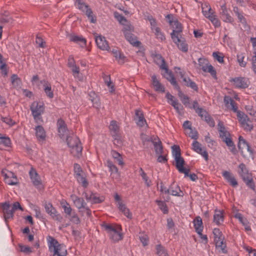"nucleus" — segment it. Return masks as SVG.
Instances as JSON below:
<instances>
[{"mask_svg": "<svg viewBox=\"0 0 256 256\" xmlns=\"http://www.w3.org/2000/svg\"><path fill=\"white\" fill-rule=\"evenodd\" d=\"M103 78L105 84L110 88V92H113L114 91V86L112 84V82L110 80V76L104 74L103 76Z\"/></svg>", "mask_w": 256, "mask_h": 256, "instance_id": "a18cd8bd", "label": "nucleus"}, {"mask_svg": "<svg viewBox=\"0 0 256 256\" xmlns=\"http://www.w3.org/2000/svg\"><path fill=\"white\" fill-rule=\"evenodd\" d=\"M230 82L232 83L235 88H246L249 85L248 80L244 77L232 78Z\"/></svg>", "mask_w": 256, "mask_h": 256, "instance_id": "9b49d317", "label": "nucleus"}, {"mask_svg": "<svg viewBox=\"0 0 256 256\" xmlns=\"http://www.w3.org/2000/svg\"><path fill=\"white\" fill-rule=\"evenodd\" d=\"M84 12L92 23L94 24L96 22V17L94 15L93 12L91 8H89Z\"/></svg>", "mask_w": 256, "mask_h": 256, "instance_id": "8fccbe9b", "label": "nucleus"}, {"mask_svg": "<svg viewBox=\"0 0 256 256\" xmlns=\"http://www.w3.org/2000/svg\"><path fill=\"white\" fill-rule=\"evenodd\" d=\"M204 72H209L214 78L216 79V71L214 68L210 64L208 65L206 70H204Z\"/></svg>", "mask_w": 256, "mask_h": 256, "instance_id": "6e6d98bb", "label": "nucleus"}, {"mask_svg": "<svg viewBox=\"0 0 256 256\" xmlns=\"http://www.w3.org/2000/svg\"><path fill=\"white\" fill-rule=\"evenodd\" d=\"M212 56L214 58L220 63L222 64L224 62V56L220 52H214Z\"/></svg>", "mask_w": 256, "mask_h": 256, "instance_id": "13d9d810", "label": "nucleus"}, {"mask_svg": "<svg viewBox=\"0 0 256 256\" xmlns=\"http://www.w3.org/2000/svg\"><path fill=\"white\" fill-rule=\"evenodd\" d=\"M70 216V220L73 223L75 224H79L80 222V220L78 215L74 212H72Z\"/></svg>", "mask_w": 256, "mask_h": 256, "instance_id": "0e129e2a", "label": "nucleus"}, {"mask_svg": "<svg viewBox=\"0 0 256 256\" xmlns=\"http://www.w3.org/2000/svg\"><path fill=\"white\" fill-rule=\"evenodd\" d=\"M61 205L64 209V212L67 215L70 216L72 214V208L67 202L64 201L61 202Z\"/></svg>", "mask_w": 256, "mask_h": 256, "instance_id": "37998d69", "label": "nucleus"}, {"mask_svg": "<svg viewBox=\"0 0 256 256\" xmlns=\"http://www.w3.org/2000/svg\"><path fill=\"white\" fill-rule=\"evenodd\" d=\"M152 56L154 62L160 66V69L166 68V61L160 54L154 52L152 54Z\"/></svg>", "mask_w": 256, "mask_h": 256, "instance_id": "a211bd4d", "label": "nucleus"}, {"mask_svg": "<svg viewBox=\"0 0 256 256\" xmlns=\"http://www.w3.org/2000/svg\"><path fill=\"white\" fill-rule=\"evenodd\" d=\"M122 24L124 26L122 30L124 34H125L126 32H131L133 31L134 27L128 20H126V22H123Z\"/></svg>", "mask_w": 256, "mask_h": 256, "instance_id": "de8ad7c7", "label": "nucleus"}, {"mask_svg": "<svg viewBox=\"0 0 256 256\" xmlns=\"http://www.w3.org/2000/svg\"><path fill=\"white\" fill-rule=\"evenodd\" d=\"M156 36V38L160 39L161 40H163L165 39V37L164 34L160 30V29L158 27H156L154 28V30H152Z\"/></svg>", "mask_w": 256, "mask_h": 256, "instance_id": "052dcab7", "label": "nucleus"}, {"mask_svg": "<svg viewBox=\"0 0 256 256\" xmlns=\"http://www.w3.org/2000/svg\"><path fill=\"white\" fill-rule=\"evenodd\" d=\"M177 38H176V40L172 39L173 42L177 45L178 48L184 52H186L188 50V47L187 44L185 42V40L184 38H183L182 36L181 38H179L178 40H177Z\"/></svg>", "mask_w": 256, "mask_h": 256, "instance_id": "cd10ccee", "label": "nucleus"}, {"mask_svg": "<svg viewBox=\"0 0 256 256\" xmlns=\"http://www.w3.org/2000/svg\"><path fill=\"white\" fill-rule=\"evenodd\" d=\"M222 176L232 186L236 187L238 186V182L232 174L228 171L222 172Z\"/></svg>", "mask_w": 256, "mask_h": 256, "instance_id": "c85d7f7f", "label": "nucleus"}, {"mask_svg": "<svg viewBox=\"0 0 256 256\" xmlns=\"http://www.w3.org/2000/svg\"><path fill=\"white\" fill-rule=\"evenodd\" d=\"M136 116L134 120L137 125L140 127L144 126L146 120L144 118L142 112L140 110H136L135 112Z\"/></svg>", "mask_w": 256, "mask_h": 256, "instance_id": "412c9836", "label": "nucleus"}, {"mask_svg": "<svg viewBox=\"0 0 256 256\" xmlns=\"http://www.w3.org/2000/svg\"><path fill=\"white\" fill-rule=\"evenodd\" d=\"M11 82L14 88H20L22 85V80L17 74H13L10 77Z\"/></svg>", "mask_w": 256, "mask_h": 256, "instance_id": "58836bf2", "label": "nucleus"}, {"mask_svg": "<svg viewBox=\"0 0 256 256\" xmlns=\"http://www.w3.org/2000/svg\"><path fill=\"white\" fill-rule=\"evenodd\" d=\"M57 126L58 134L61 138H64L65 136H67L68 131L64 120L58 119L57 122Z\"/></svg>", "mask_w": 256, "mask_h": 256, "instance_id": "4468645a", "label": "nucleus"}, {"mask_svg": "<svg viewBox=\"0 0 256 256\" xmlns=\"http://www.w3.org/2000/svg\"><path fill=\"white\" fill-rule=\"evenodd\" d=\"M66 142L70 148V153L73 156L80 158L82 154V147L78 138L74 134L70 136H67Z\"/></svg>", "mask_w": 256, "mask_h": 256, "instance_id": "39448f33", "label": "nucleus"}, {"mask_svg": "<svg viewBox=\"0 0 256 256\" xmlns=\"http://www.w3.org/2000/svg\"><path fill=\"white\" fill-rule=\"evenodd\" d=\"M169 194L174 196H183L184 193L181 190L180 186L173 182L169 187Z\"/></svg>", "mask_w": 256, "mask_h": 256, "instance_id": "5701e85b", "label": "nucleus"}, {"mask_svg": "<svg viewBox=\"0 0 256 256\" xmlns=\"http://www.w3.org/2000/svg\"><path fill=\"white\" fill-rule=\"evenodd\" d=\"M124 34L126 40L132 46H138L140 45V42L137 40L136 36L132 32H126Z\"/></svg>", "mask_w": 256, "mask_h": 256, "instance_id": "7c9ffc66", "label": "nucleus"}, {"mask_svg": "<svg viewBox=\"0 0 256 256\" xmlns=\"http://www.w3.org/2000/svg\"><path fill=\"white\" fill-rule=\"evenodd\" d=\"M86 208H88V210H86V208H82L80 210H78V212L80 213L81 216H84V214H86L88 217H90L92 216V211L90 208L88 206L87 204H86Z\"/></svg>", "mask_w": 256, "mask_h": 256, "instance_id": "bf43d9fd", "label": "nucleus"}, {"mask_svg": "<svg viewBox=\"0 0 256 256\" xmlns=\"http://www.w3.org/2000/svg\"><path fill=\"white\" fill-rule=\"evenodd\" d=\"M198 62L200 68L204 72L206 70V66L209 64L208 60L206 58H200L198 59Z\"/></svg>", "mask_w": 256, "mask_h": 256, "instance_id": "09e8293b", "label": "nucleus"}, {"mask_svg": "<svg viewBox=\"0 0 256 256\" xmlns=\"http://www.w3.org/2000/svg\"><path fill=\"white\" fill-rule=\"evenodd\" d=\"M194 224L195 230L197 233H200V232H202L204 226L202 220L200 216H197L194 220Z\"/></svg>", "mask_w": 256, "mask_h": 256, "instance_id": "c9c22d12", "label": "nucleus"}, {"mask_svg": "<svg viewBox=\"0 0 256 256\" xmlns=\"http://www.w3.org/2000/svg\"><path fill=\"white\" fill-rule=\"evenodd\" d=\"M238 174L243 180L247 186L252 190H254L255 184L252 180L250 173L248 172V170L246 168V165L244 163H241L238 166Z\"/></svg>", "mask_w": 256, "mask_h": 256, "instance_id": "423d86ee", "label": "nucleus"}, {"mask_svg": "<svg viewBox=\"0 0 256 256\" xmlns=\"http://www.w3.org/2000/svg\"><path fill=\"white\" fill-rule=\"evenodd\" d=\"M224 237L220 238H218V237L216 239L214 240V241L215 242L216 247L220 248L222 251V252L226 254L227 252V250L226 249V244L224 242Z\"/></svg>", "mask_w": 256, "mask_h": 256, "instance_id": "72a5a7b5", "label": "nucleus"}, {"mask_svg": "<svg viewBox=\"0 0 256 256\" xmlns=\"http://www.w3.org/2000/svg\"><path fill=\"white\" fill-rule=\"evenodd\" d=\"M112 52L114 56L120 63H124V56L120 51L118 48H114L112 50Z\"/></svg>", "mask_w": 256, "mask_h": 256, "instance_id": "f704fd0d", "label": "nucleus"}, {"mask_svg": "<svg viewBox=\"0 0 256 256\" xmlns=\"http://www.w3.org/2000/svg\"><path fill=\"white\" fill-rule=\"evenodd\" d=\"M111 154L114 159L116 160L119 165L122 166L124 164L122 156L118 152L112 150L111 151Z\"/></svg>", "mask_w": 256, "mask_h": 256, "instance_id": "c03bdc74", "label": "nucleus"}, {"mask_svg": "<svg viewBox=\"0 0 256 256\" xmlns=\"http://www.w3.org/2000/svg\"><path fill=\"white\" fill-rule=\"evenodd\" d=\"M70 198L72 200L74 205L78 208V210H81L82 208H86V210H88L86 208V204L82 198H80L76 194H72Z\"/></svg>", "mask_w": 256, "mask_h": 256, "instance_id": "2eb2a0df", "label": "nucleus"}, {"mask_svg": "<svg viewBox=\"0 0 256 256\" xmlns=\"http://www.w3.org/2000/svg\"><path fill=\"white\" fill-rule=\"evenodd\" d=\"M238 148L244 156H246L244 153L246 152L248 153L250 156H253V150L243 137L240 136L238 138Z\"/></svg>", "mask_w": 256, "mask_h": 256, "instance_id": "6e6552de", "label": "nucleus"}, {"mask_svg": "<svg viewBox=\"0 0 256 256\" xmlns=\"http://www.w3.org/2000/svg\"><path fill=\"white\" fill-rule=\"evenodd\" d=\"M152 83L156 91L164 92V87L160 84L155 74L152 76Z\"/></svg>", "mask_w": 256, "mask_h": 256, "instance_id": "2f4dec72", "label": "nucleus"}, {"mask_svg": "<svg viewBox=\"0 0 256 256\" xmlns=\"http://www.w3.org/2000/svg\"><path fill=\"white\" fill-rule=\"evenodd\" d=\"M220 8L221 11L220 14L222 20L226 22L232 23L234 22V19L228 13L226 4H224L221 6Z\"/></svg>", "mask_w": 256, "mask_h": 256, "instance_id": "f3484780", "label": "nucleus"}, {"mask_svg": "<svg viewBox=\"0 0 256 256\" xmlns=\"http://www.w3.org/2000/svg\"><path fill=\"white\" fill-rule=\"evenodd\" d=\"M192 146V149L194 152L202 155L206 160L207 161L208 160V152L206 150H204L201 147V144L198 141H194Z\"/></svg>", "mask_w": 256, "mask_h": 256, "instance_id": "dca6fc26", "label": "nucleus"}, {"mask_svg": "<svg viewBox=\"0 0 256 256\" xmlns=\"http://www.w3.org/2000/svg\"><path fill=\"white\" fill-rule=\"evenodd\" d=\"M30 110L35 122L37 124L42 122V114L44 111V104L38 102H34L30 106Z\"/></svg>", "mask_w": 256, "mask_h": 256, "instance_id": "0eeeda50", "label": "nucleus"}, {"mask_svg": "<svg viewBox=\"0 0 256 256\" xmlns=\"http://www.w3.org/2000/svg\"><path fill=\"white\" fill-rule=\"evenodd\" d=\"M176 162V167L178 171L182 174H184V176H188V172L190 170L189 168L184 167V160L182 156L174 158Z\"/></svg>", "mask_w": 256, "mask_h": 256, "instance_id": "ddd939ff", "label": "nucleus"}, {"mask_svg": "<svg viewBox=\"0 0 256 256\" xmlns=\"http://www.w3.org/2000/svg\"><path fill=\"white\" fill-rule=\"evenodd\" d=\"M96 42L98 46L102 50H109L110 48L104 37L98 36L96 38Z\"/></svg>", "mask_w": 256, "mask_h": 256, "instance_id": "aec40b11", "label": "nucleus"}, {"mask_svg": "<svg viewBox=\"0 0 256 256\" xmlns=\"http://www.w3.org/2000/svg\"><path fill=\"white\" fill-rule=\"evenodd\" d=\"M109 128L112 134L114 137V140L118 142V126L116 122L112 120L109 126Z\"/></svg>", "mask_w": 256, "mask_h": 256, "instance_id": "b1692460", "label": "nucleus"}, {"mask_svg": "<svg viewBox=\"0 0 256 256\" xmlns=\"http://www.w3.org/2000/svg\"><path fill=\"white\" fill-rule=\"evenodd\" d=\"M114 16L120 24H122L123 22H126L127 20L126 18L122 14H120L118 12H115Z\"/></svg>", "mask_w": 256, "mask_h": 256, "instance_id": "680f3d73", "label": "nucleus"}, {"mask_svg": "<svg viewBox=\"0 0 256 256\" xmlns=\"http://www.w3.org/2000/svg\"><path fill=\"white\" fill-rule=\"evenodd\" d=\"M14 211H12V209L8 210H7L4 211V215L5 220L6 221L12 218L14 216Z\"/></svg>", "mask_w": 256, "mask_h": 256, "instance_id": "338daca9", "label": "nucleus"}, {"mask_svg": "<svg viewBox=\"0 0 256 256\" xmlns=\"http://www.w3.org/2000/svg\"><path fill=\"white\" fill-rule=\"evenodd\" d=\"M224 101L228 108L236 112L238 118L244 128L251 130L253 128L252 122L246 114L238 110V106L235 101L230 96H227L224 97Z\"/></svg>", "mask_w": 256, "mask_h": 256, "instance_id": "f257e3e1", "label": "nucleus"}, {"mask_svg": "<svg viewBox=\"0 0 256 256\" xmlns=\"http://www.w3.org/2000/svg\"><path fill=\"white\" fill-rule=\"evenodd\" d=\"M29 174L31 180L34 186H38L41 185L42 182L40 177L34 170L32 168L29 172Z\"/></svg>", "mask_w": 256, "mask_h": 256, "instance_id": "4be33fe9", "label": "nucleus"}, {"mask_svg": "<svg viewBox=\"0 0 256 256\" xmlns=\"http://www.w3.org/2000/svg\"><path fill=\"white\" fill-rule=\"evenodd\" d=\"M172 154L174 158L181 156L180 149L179 146L174 145L172 146Z\"/></svg>", "mask_w": 256, "mask_h": 256, "instance_id": "603ef678", "label": "nucleus"}, {"mask_svg": "<svg viewBox=\"0 0 256 256\" xmlns=\"http://www.w3.org/2000/svg\"><path fill=\"white\" fill-rule=\"evenodd\" d=\"M76 178L78 182L82 185L84 188H86L88 185V182L85 176L84 172L79 174L78 175L76 176Z\"/></svg>", "mask_w": 256, "mask_h": 256, "instance_id": "e433bc0d", "label": "nucleus"}, {"mask_svg": "<svg viewBox=\"0 0 256 256\" xmlns=\"http://www.w3.org/2000/svg\"><path fill=\"white\" fill-rule=\"evenodd\" d=\"M44 206V207L46 212L50 214L52 218L58 222H61L62 218L60 214L58 213L56 210L54 208L50 202H45Z\"/></svg>", "mask_w": 256, "mask_h": 256, "instance_id": "9d476101", "label": "nucleus"}, {"mask_svg": "<svg viewBox=\"0 0 256 256\" xmlns=\"http://www.w3.org/2000/svg\"><path fill=\"white\" fill-rule=\"evenodd\" d=\"M75 4L78 8L84 12L89 8L88 5L84 2L82 0H76Z\"/></svg>", "mask_w": 256, "mask_h": 256, "instance_id": "79ce46f5", "label": "nucleus"}, {"mask_svg": "<svg viewBox=\"0 0 256 256\" xmlns=\"http://www.w3.org/2000/svg\"><path fill=\"white\" fill-rule=\"evenodd\" d=\"M139 239L144 246H146L148 244V238L146 234L143 232H140L139 234Z\"/></svg>", "mask_w": 256, "mask_h": 256, "instance_id": "864d4df0", "label": "nucleus"}, {"mask_svg": "<svg viewBox=\"0 0 256 256\" xmlns=\"http://www.w3.org/2000/svg\"><path fill=\"white\" fill-rule=\"evenodd\" d=\"M110 238L114 242H118L123 238L122 227L120 225L104 224L102 226Z\"/></svg>", "mask_w": 256, "mask_h": 256, "instance_id": "20e7f679", "label": "nucleus"}, {"mask_svg": "<svg viewBox=\"0 0 256 256\" xmlns=\"http://www.w3.org/2000/svg\"><path fill=\"white\" fill-rule=\"evenodd\" d=\"M157 204L159 206L160 208L163 212L164 214H167L168 212V209L166 206V203L162 200H156Z\"/></svg>", "mask_w": 256, "mask_h": 256, "instance_id": "4d7b16f0", "label": "nucleus"}, {"mask_svg": "<svg viewBox=\"0 0 256 256\" xmlns=\"http://www.w3.org/2000/svg\"><path fill=\"white\" fill-rule=\"evenodd\" d=\"M192 108L198 114V116L202 119L204 118V116L208 114L206 110L199 106L198 103L196 100L193 102Z\"/></svg>", "mask_w": 256, "mask_h": 256, "instance_id": "393cba45", "label": "nucleus"}, {"mask_svg": "<svg viewBox=\"0 0 256 256\" xmlns=\"http://www.w3.org/2000/svg\"><path fill=\"white\" fill-rule=\"evenodd\" d=\"M35 134L38 141L45 140L46 134L44 128L42 126H38L35 128Z\"/></svg>", "mask_w": 256, "mask_h": 256, "instance_id": "a878e982", "label": "nucleus"}, {"mask_svg": "<svg viewBox=\"0 0 256 256\" xmlns=\"http://www.w3.org/2000/svg\"><path fill=\"white\" fill-rule=\"evenodd\" d=\"M83 195L88 202H90L92 204H99L104 200L103 196H98L96 194L90 192V194L86 191L83 192Z\"/></svg>", "mask_w": 256, "mask_h": 256, "instance_id": "f8f14e48", "label": "nucleus"}, {"mask_svg": "<svg viewBox=\"0 0 256 256\" xmlns=\"http://www.w3.org/2000/svg\"><path fill=\"white\" fill-rule=\"evenodd\" d=\"M70 39L72 42L81 44L82 46H84L86 44V40L82 37L76 35H70Z\"/></svg>", "mask_w": 256, "mask_h": 256, "instance_id": "4c0bfd02", "label": "nucleus"}, {"mask_svg": "<svg viewBox=\"0 0 256 256\" xmlns=\"http://www.w3.org/2000/svg\"><path fill=\"white\" fill-rule=\"evenodd\" d=\"M164 70V73L162 74L163 76L168 80L173 86H176L178 87V84L176 80V78L171 71L168 70L167 65L166 66V68H162Z\"/></svg>", "mask_w": 256, "mask_h": 256, "instance_id": "6ab92c4d", "label": "nucleus"}, {"mask_svg": "<svg viewBox=\"0 0 256 256\" xmlns=\"http://www.w3.org/2000/svg\"><path fill=\"white\" fill-rule=\"evenodd\" d=\"M208 19L212 22L213 25L216 28H218L220 26V22L215 14V13L211 16H208Z\"/></svg>", "mask_w": 256, "mask_h": 256, "instance_id": "49530a36", "label": "nucleus"}, {"mask_svg": "<svg viewBox=\"0 0 256 256\" xmlns=\"http://www.w3.org/2000/svg\"><path fill=\"white\" fill-rule=\"evenodd\" d=\"M218 130L220 137L226 145L229 148L230 151L234 154L237 152L236 146L232 140L230 133L226 130L222 122L220 121L218 124Z\"/></svg>", "mask_w": 256, "mask_h": 256, "instance_id": "f03ea898", "label": "nucleus"}, {"mask_svg": "<svg viewBox=\"0 0 256 256\" xmlns=\"http://www.w3.org/2000/svg\"><path fill=\"white\" fill-rule=\"evenodd\" d=\"M0 143L3 144L6 146H10L11 144V140L8 137L3 136L0 134Z\"/></svg>", "mask_w": 256, "mask_h": 256, "instance_id": "5fc2aeb1", "label": "nucleus"}, {"mask_svg": "<svg viewBox=\"0 0 256 256\" xmlns=\"http://www.w3.org/2000/svg\"><path fill=\"white\" fill-rule=\"evenodd\" d=\"M47 240L49 250L53 252V256H66L67 251L64 244H60L56 239L50 236L47 237Z\"/></svg>", "mask_w": 256, "mask_h": 256, "instance_id": "7ed1b4c3", "label": "nucleus"}, {"mask_svg": "<svg viewBox=\"0 0 256 256\" xmlns=\"http://www.w3.org/2000/svg\"><path fill=\"white\" fill-rule=\"evenodd\" d=\"M156 254L158 256H168V254L164 248L161 244L156 246Z\"/></svg>", "mask_w": 256, "mask_h": 256, "instance_id": "3c124183", "label": "nucleus"}, {"mask_svg": "<svg viewBox=\"0 0 256 256\" xmlns=\"http://www.w3.org/2000/svg\"><path fill=\"white\" fill-rule=\"evenodd\" d=\"M170 24L173 28L172 32L170 34L171 38L172 39L177 38V40L178 38H181V34L182 31V28L181 24L178 20H170Z\"/></svg>", "mask_w": 256, "mask_h": 256, "instance_id": "1a4fd4ad", "label": "nucleus"}, {"mask_svg": "<svg viewBox=\"0 0 256 256\" xmlns=\"http://www.w3.org/2000/svg\"><path fill=\"white\" fill-rule=\"evenodd\" d=\"M2 174L4 178L8 177L12 179H14L15 177H16V175L12 172L7 171L6 170H2Z\"/></svg>", "mask_w": 256, "mask_h": 256, "instance_id": "69168bd1", "label": "nucleus"}, {"mask_svg": "<svg viewBox=\"0 0 256 256\" xmlns=\"http://www.w3.org/2000/svg\"><path fill=\"white\" fill-rule=\"evenodd\" d=\"M41 84H44V90L46 95L50 98H54L53 91L52 90L51 84L45 80H40Z\"/></svg>", "mask_w": 256, "mask_h": 256, "instance_id": "c756f323", "label": "nucleus"}, {"mask_svg": "<svg viewBox=\"0 0 256 256\" xmlns=\"http://www.w3.org/2000/svg\"><path fill=\"white\" fill-rule=\"evenodd\" d=\"M5 182L9 185H16L18 182L16 177L14 178V179L11 178H10L6 177L4 178Z\"/></svg>", "mask_w": 256, "mask_h": 256, "instance_id": "e2e57ef3", "label": "nucleus"}, {"mask_svg": "<svg viewBox=\"0 0 256 256\" xmlns=\"http://www.w3.org/2000/svg\"><path fill=\"white\" fill-rule=\"evenodd\" d=\"M205 121L211 127H214L215 125L214 122L213 118L208 114L204 118Z\"/></svg>", "mask_w": 256, "mask_h": 256, "instance_id": "774afa93", "label": "nucleus"}, {"mask_svg": "<svg viewBox=\"0 0 256 256\" xmlns=\"http://www.w3.org/2000/svg\"><path fill=\"white\" fill-rule=\"evenodd\" d=\"M156 153L158 154H162L164 153L162 142L158 136H156L152 142Z\"/></svg>", "mask_w": 256, "mask_h": 256, "instance_id": "bb28decb", "label": "nucleus"}, {"mask_svg": "<svg viewBox=\"0 0 256 256\" xmlns=\"http://www.w3.org/2000/svg\"><path fill=\"white\" fill-rule=\"evenodd\" d=\"M182 81L184 82V84L186 86L190 87L191 88L193 89L194 90L197 91L198 90V87L196 84L191 80L188 77L184 78L182 79Z\"/></svg>", "mask_w": 256, "mask_h": 256, "instance_id": "ea45409f", "label": "nucleus"}, {"mask_svg": "<svg viewBox=\"0 0 256 256\" xmlns=\"http://www.w3.org/2000/svg\"><path fill=\"white\" fill-rule=\"evenodd\" d=\"M223 212L220 210H216L214 215V222L217 225H220L224 222Z\"/></svg>", "mask_w": 256, "mask_h": 256, "instance_id": "473e14b6", "label": "nucleus"}, {"mask_svg": "<svg viewBox=\"0 0 256 256\" xmlns=\"http://www.w3.org/2000/svg\"><path fill=\"white\" fill-rule=\"evenodd\" d=\"M118 208L120 211H121L125 216L128 218L131 219L132 218V214L130 212L129 209L122 202L120 204Z\"/></svg>", "mask_w": 256, "mask_h": 256, "instance_id": "a19ab883", "label": "nucleus"}]
</instances>
